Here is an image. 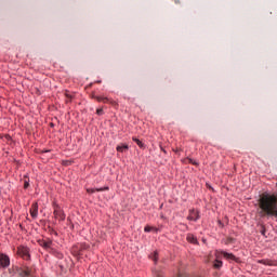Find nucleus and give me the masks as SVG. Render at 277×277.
<instances>
[{"label":"nucleus","mask_w":277,"mask_h":277,"mask_svg":"<svg viewBox=\"0 0 277 277\" xmlns=\"http://www.w3.org/2000/svg\"><path fill=\"white\" fill-rule=\"evenodd\" d=\"M260 217H277V195L264 193L259 199Z\"/></svg>","instance_id":"f257e3e1"},{"label":"nucleus","mask_w":277,"mask_h":277,"mask_svg":"<svg viewBox=\"0 0 277 277\" xmlns=\"http://www.w3.org/2000/svg\"><path fill=\"white\" fill-rule=\"evenodd\" d=\"M215 256H216V259H220V256H223L227 261H235L236 263H237V261H239V259L237 256H235V254L228 253L226 251H216Z\"/></svg>","instance_id":"f03ea898"},{"label":"nucleus","mask_w":277,"mask_h":277,"mask_svg":"<svg viewBox=\"0 0 277 277\" xmlns=\"http://www.w3.org/2000/svg\"><path fill=\"white\" fill-rule=\"evenodd\" d=\"M54 217L55 220H58L60 222H64L66 220V214L64 213V210L57 205H54Z\"/></svg>","instance_id":"7ed1b4c3"},{"label":"nucleus","mask_w":277,"mask_h":277,"mask_svg":"<svg viewBox=\"0 0 277 277\" xmlns=\"http://www.w3.org/2000/svg\"><path fill=\"white\" fill-rule=\"evenodd\" d=\"M17 274L19 277H34V269L29 267L19 268Z\"/></svg>","instance_id":"20e7f679"},{"label":"nucleus","mask_w":277,"mask_h":277,"mask_svg":"<svg viewBox=\"0 0 277 277\" xmlns=\"http://www.w3.org/2000/svg\"><path fill=\"white\" fill-rule=\"evenodd\" d=\"M17 254L22 256L25 261H29V248L27 247H18Z\"/></svg>","instance_id":"39448f33"},{"label":"nucleus","mask_w":277,"mask_h":277,"mask_svg":"<svg viewBox=\"0 0 277 277\" xmlns=\"http://www.w3.org/2000/svg\"><path fill=\"white\" fill-rule=\"evenodd\" d=\"M0 266H2L3 268L10 267V256L0 253Z\"/></svg>","instance_id":"423d86ee"},{"label":"nucleus","mask_w":277,"mask_h":277,"mask_svg":"<svg viewBox=\"0 0 277 277\" xmlns=\"http://www.w3.org/2000/svg\"><path fill=\"white\" fill-rule=\"evenodd\" d=\"M38 243L39 246H41V248H44V250H51V246H53V241H51L50 239H40L38 240Z\"/></svg>","instance_id":"0eeeda50"},{"label":"nucleus","mask_w":277,"mask_h":277,"mask_svg":"<svg viewBox=\"0 0 277 277\" xmlns=\"http://www.w3.org/2000/svg\"><path fill=\"white\" fill-rule=\"evenodd\" d=\"M92 98L97 101V103H114V101H111V100H109L108 97H105V96L92 95Z\"/></svg>","instance_id":"6e6552de"},{"label":"nucleus","mask_w":277,"mask_h":277,"mask_svg":"<svg viewBox=\"0 0 277 277\" xmlns=\"http://www.w3.org/2000/svg\"><path fill=\"white\" fill-rule=\"evenodd\" d=\"M187 219L190 220V221H193V222H197V220L200 219V215L198 214V211L192 210V211L189 212V215H188Z\"/></svg>","instance_id":"1a4fd4ad"},{"label":"nucleus","mask_w":277,"mask_h":277,"mask_svg":"<svg viewBox=\"0 0 277 277\" xmlns=\"http://www.w3.org/2000/svg\"><path fill=\"white\" fill-rule=\"evenodd\" d=\"M30 215L31 217L36 219L38 217V203L35 202L31 205V208H30Z\"/></svg>","instance_id":"9d476101"},{"label":"nucleus","mask_w":277,"mask_h":277,"mask_svg":"<svg viewBox=\"0 0 277 277\" xmlns=\"http://www.w3.org/2000/svg\"><path fill=\"white\" fill-rule=\"evenodd\" d=\"M87 192L89 194H94L95 192H109V187H101V188H88Z\"/></svg>","instance_id":"9b49d317"},{"label":"nucleus","mask_w":277,"mask_h":277,"mask_svg":"<svg viewBox=\"0 0 277 277\" xmlns=\"http://www.w3.org/2000/svg\"><path fill=\"white\" fill-rule=\"evenodd\" d=\"M127 150H129V145H118L117 146V151L118 153H124Z\"/></svg>","instance_id":"f8f14e48"},{"label":"nucleus","mask_w":277,"mask_h":277,"mask_svg":"<svg viewBox=\"0 0 277 277\" xmlns=\"http://www.w3.org/2000/svg\"><path fill=\"white\" fill-rule=\"evenodd\" d=\"M187 241H189V243H198V239H196L194 235H188Z\"/></svg>","instance_id":"ddd939ff"},{"label":"nucleus","mask_w":277,"mask_h":277,"mask_svg":"<svg viewBox=\"0 0 277 277\" xmlns=\"http://www.w3.org/2000/svg\"><path fill=\"white\" fill-rule=\"evenodd\" d=\"M132 140H133V142H135V144H137V146H140V148H144V143H142V141H140V138L133 137Z\"/></svg>","instance_id":"4468645a"},{"label":"nucleus","mask_w":277,"mask_h":277,"mask_svg":"<svg viewBox=\"0 0 277 277\" xmlns=\"http://www.w3.org/2000/svg\"><path fill=\"white\" fill-rule=\"evenodd\" d=\"M150 259L154 260L155 263H157V261H159V253L157 251L154 252V254L150 255Z\"/></svg>","instance_id":"2eb2a0df"},{"label":"nucleus","mask_w":277,"mask_h":277,"mask_svg":"<svg viewBox=\"0 0 277 277\" xmlns=\"http://www.w3.org/2000/svg\"><path fill=\"white\" fill-rule=\"evenodd\" d=\"M259 263H261L262 265H268V266L273 265L272 261L269 260H260Z\"/></svg>","instance_id":"dca6fc26"},{"label":"nucleus","mask_w":277,"mask_h":277,"mask_svg":"<svg viewBox=\"0 0 277 277\" xmlns=\"http://www.w3.org/2000/svg\"><path fill=\"white\" fill-rule=\"evenodd\" d=\"M214 267H215V269H220V267H222V261L216 260L214 263Z\"/></svg>","instance_id":"f3484780"},{"label":"nucleus","mask_w":277,"mask_h":277,"mask_svg":"<svg viewBox=\"0 0 277 277\" xmlns=\"http://www.w3.org/2000/svg\"><path fill=\"white\" fill-rule=\"evenodd\" d=\"M65 96L67 98L66 103H70V101H72V95L70 93H66Z\"/></svg>","instance_id":"a211bd4d"},{"label":"nucleus","mask_w":277,"mask_h":277,"mask_svg":"<svg viewBox=\"0 0 277 277\" xmlns=\"http://www.w3.org/2000/svg\"><path fill=\"white\" fill-rule=\"evenodd\" d=\"M154 229V227H150V226H145V228H144V232L145 233H150V230H153Z\"/></svg>","instance_id":"6ab92c4d"},{"label":"nucleus","mask_w":277,"mask_h":277,"mask_svg":"<svg viewBox=\"0 0 277 277\" xmlns=\"http://www.w3.org/2000/svg\"><path fill=\"white\" fill-rule=\"evenodd\" d=\"M188 162L189 163H193V166H198V162H196L194 159L189 158L188 159Z\"/></svg>","instance_id":"aec40b11"},{"label":"nucleus","mask_w":277,"mask_h":277,"mask_svg":"<svg viewBox=\"0 0 277 277\" xmlns=\"http://www.w3.org/2000/svg\"><path fill=\"white\" fill-rule=\"evenodd\" d=\"M96 114H97V116H103V108H98V109L96 110Z\"/></svg>","instance_id":"412c9836"},{"label":"nucleus","mask_w":277,"mask_h":277,"mask_svg":"<svg viewBox=\"0 0 277 277\" xmlns=\"http://www.w3.org/2000/svg\"><path fill=\"white\" fill-rule=\"evenodd\" d=\"M265 233H266L265 227H262L261 235H263L265 237Z\"/></svg>","instance_id":"4be33fe9"},{"label":"nucleus","mask_w":277,"mask_h":277,"mask_svg":"<svg viewBox=\"0 0 277 277\" xmlns=\"http://www.w3.org/2000/svg\"><path fill=\"white\" fill-rule=\"evenodd\" d=\"M27 187H29V182L24 183V188L27 189Z\"/></svg>","instance_id":"5701e85b"},{"label":"nucleus","mask_w":277,"mask_h":277,"mask_svg":"<svg viewBox=\"0 0 277 277\" xmlns=\"http://www.w3.org/2000/svg\"><path fill=\"white\" fill-rule=\"evenodd\" d=\"M227 243H233V238H228Z\"/></svg>","instance_id":"b1692460"},{"label":"nucleus","mask_w":277,"mask_h":277,"mask_svg":"<svg viewBox=\"0 0 277 277\" xmlns=\"http://www.w3.org/2000/svg\"><path fill=\"white\" fill-rule=\"evenodd\" d=\"M174 151H175V153H179V148H176Z\"/></svg>","instance_id":"393cba45"},{"label":"nucleus","mask_w":277,"mask_h":277,"mask_svg":"<svg viewBox=\"0 0 277 277\" xmlns=\"http://www.w3.org/2000/svg\"><path fill=\"white\" fill-rule=\"evenodd\" d=\"M181 277V276H180Z\"/></svg>","instance_id":"a878e982"}]
</instances>
